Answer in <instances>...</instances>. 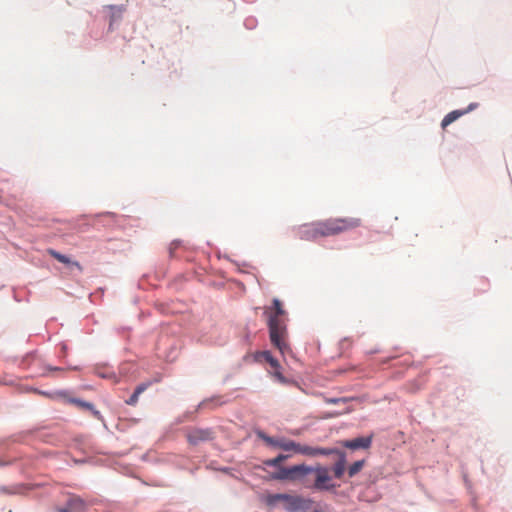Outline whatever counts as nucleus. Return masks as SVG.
<instances>
[{"instance_id": "1", "label": "nucleus", "mask_w": 512, "mask_h": 512, "mask_svg": "<svg viewBox=\"0 0 512 512\" xmlns=\"http://www.w3.org/2000/svg\"><path fill=\"white\" fill-rule=\"evenodd\" d=\"M265 314L268 317L269 337L272 345L276 347L282 355L291 351L287 343V326L285 322L286 312L282 303L275 298L272 307L266 309Z\"/></svg>"}, {"instance_id": "13", "label": "nucleus", "mask_w": 512, "mask_h": 512, "mask_svg": "<svg viewBox=\"0 0 512 512\" xmlns=\"http://www.w3.org/2000/svg\"><path fill=\"white\" fill-rule=\"evenodd\" d=\"M149 383H142L138 385L134 391V393L130 396L128 400H126V404L128 405H136L138 402L139 396L147 389Z\"/></svg>"}, {"instance_id": "9", "label": "nucleus", "mask_w": 512, "mask_h": 512, "mask_svg": "<svg viewBox=\"0 0 512 512\" xmlns=\"http://www.w3.org/2000/svg\"><path fill=\"white\" fill-rule=\"evenodd\" d=\"M478 107L477 103H471L466 109L464 110H454L450 113H448L442 120L441 126L442 128H446L448 125L456 121L461 116L467 114L468 112L474 110Z\"/></svg>"}, {"instance_id": "11", "label": "nucleus", "mask_w": 512, "mask_h": 512, "mask_svg": "<svg viewBox=\"0 0 512 512\" xmlns=\"http://www.w3.org/2000/svg\"><path fill=\"white\" fill-rule=\"evenodd\" d=\"M256 359L261 361L265 360L270 364L273 369H280V364L277 359H275L270 351H261L256 354Z\"/></svg>"}, {"instance_id": "14", "label": "nucleus", "mask_w": 512, "mask_h": 512, "mask_svg": "<svg viewBox=\"0 0 512 512\" xmlns=\"http://www.w3.org/2000/svg\"><path fill=\"white\" fill-rule=\"evenodd\" d=\"M67 506L73 511V512H83L85 504L84 501L79 497H72L67 502Z\"/></svg>"}, {"instance_id": "19", "label": "nucleus", "mask_w": 512, "mask_h": 512, "mask_svg": "<svg viewBox=\"0 0 512 512\" xmlns=\"http://www.w3.org/2000/svg\"><path fill=\"white\" fill-rule=\"evenodd\" d=\"M339 450L337 449H330V448H315V456L316 455H331V454H337L339 455Z\"/></svg>"}, {"instance_id": "25", "label": "nucleus", "mask_w": 512, "mask_h": 512, "mask_svg": "<svg viewBox=\"0 0 512 512\" xmlns=\"http://www.w3.org/2000/svg\"><path fill=\"white\" fill-rule=\"evenodd\" d=\"M57 512H73L67 505L64 508H59Z\"/></svg>"}, {"instance_id": "10", "label": "nucleus", "mask_w": 512, "mask_h": 512, "mask_svg": "<svg viewBox=\"0 0 512 512\" xmlns=\"http://www.w3.org/2000/svg\"><path fill=\"white\" fill-rule=\"evenodd\" d=\"M339 459L333 466L334 476L338 479L342 478L346 468V455L344 452H339Z\"/></svg>"}, {"instance_id": "8", "label": "nucleus", "mask_w": 512, "mask_h": 512, "mask_svg": "<svg viewBox=\"0 0 512 512\" xmlns=\"http://www.w3.org/2000/svg\"><path fill=\"white\" fill-rule=\"evenodd\" d=\"M341 446L357 450V449H369L372 444V436L367 437H357L351 440H342L340 441Z\"/></svg>"}, {"instance_id": "24", "label": "nucleus", "mask_w": 512, "mask_h": 512, "mask_svg": "<svg viewBox=\"0 0 512 512\" xmlns=\"http://www.w3.org/2000/svg\"><path fill=\"white\" fill-rule=\"evenodd\" d=\"M341 401L344 402L345 400L342 399V398H329V399L326 400V402L330 403V404H337V403H339Z\"/></svg>"}, {"instance_id": "12", "label": "nucleus", "mask_w": 512, "mask_h": 512, "mask_svg": "<svg viewBox=\"0 0 512 512\" xmlns=\"http://www.w3.org/2000/svg\"><path fill=\"white\" fill-rule=\"evenodd\" d=\"M72 403H74L75 405H77L78 407H80L82 409H87V410L91 411L92 415L95 418L102 420L101 413L97 409L94 408L93 404L86 402V401L79 400V399H73Z\"/></svg>"}, {"instance_id": "7", "label": "nucleus", "mask_w": 512, "mask_h": 512, "mask_svg": "<svg viewBox=\"0 0 512 512\" xmlns=\"http://www.w3.org/2000/svg\"><path fill=\"white\" fill-rule=\"evenodd\" d=\"M297 236L306 241H314L319 237H322L320 235V229L319 226H317V221L313 223H308L301 225L297 229Z\"/></svg>"}, {"instance_id": "16", "label": "nucleus", "mask_w": 512, "mask_h": 512, "mask_svg": "<svg viewBox=\"0 0 512 512\" xmlns=\"http://www.w3.org/2000/svg\"><path fill=\"white\" fill-rule=\"evenodd\" d=\"M295 453L307 456H315V448L308 445H302L300 443H297Z\"/></svg>"}, {"instance_id": "15", "label": "nucleus", "mask_w": 512, "mask_h": 512, "mask_svg": "<svg viewBox=\"0 0 512 512\" xmlns=\"http://www.w3.org/2000/svg\"><path fill=\"white\" fill-rule=\"evenodd\" d=\"M48 252L53 258H55L59 262L66 264V265H74V266L78 267V263L71 261L69 257H67L63 254H60L57 251L50 249Z\"/></svg>"}, {"instance_id": "18", "label": "nucleus", "mask_w": 512, "mask_h": 512, "mask_svg": "<svg viewBox=\"0 0 512 512\" xmlns=\"http://www.w3.org/2000/svg\"><path fill=\"white\" fill-rule=\"evenodd\" d=\"M296 444H297V442L281 438L279 449H282L287 452L292 451L295 453L296 452Z\"/></svg>"}, {"instance_id": "17", "label": "nucleus", "mask_w": 512, "mask_h": 512, "mask_svg": "<svg viewBox=\"0 0 512 512\" xmlns=\"http://www.w3.org/2000/svg\"><path fill=\"white\" fill-rule=\"evenodd\" d=\"M365 460H358L354 462L349 468H348V475L349 477H354L356 474H358L362 468L364 467Z\"/></svg>"}, {"instance_id": "6", "label": "nucleus", "mask_w": 512, "mask_h": 512, "mask_svg": "<svg viewBox=\"0 0 512 512\" xmlns=\"http://www.w3.org/2000/svg\"><path fill=\"white\" fill-rule=\"evenodd\" d=\"M212 439H214V432L209 428H193L187 433V440L191 445H198Z\"/></svg>"}, {"instance_id": "21", "label": "nucleus", "mask_w": 512, "mask_h": 512, "mask_svg": "<svg viewBox=\"0 0 512 512\" xmlns=\"http://www.w3.org/2000/svg\"><path fill=\"white\" fill-rule=\"evenodd\" d=\"M181 246V241L175 240L169 246V256L173 258L175 256V251Z\"/></svg>"}, {"instance_id": "3", "label": "nucleus", "mask_w": 512, "mask_h": 512, "mask_svg": "<svg viewBox=\"0 0 512 512\" xmlns=\"http://www.w3.org/2000/svg\"><path fill=\"white\" fill-rule=\"evenodd\" d=\"M362 225L359 217H332L317 221L322 237L339 235L341 233L356 229Z\"/></svg>"}, {"instance_id": "23", "label": "nucleus", "mask_w": 512, "mask_h": 512, "mask_svg": "<svg viewBox=\"0 0 512 512\" xmlns=\"http://www.w3.org/2000/svg\"><path fill=\"white\" fill-rule=\"evenodd\" d=\"M274 377L281 383H285L286 379L283 374L279 371V369H274Z\"/></svg>"}, {"instance_id": "2", "label": "nucleus", "mask_w": 512, "mask_h": 512, "mask_svg": "<svg viewBox=\"0 0 512 512\" xmlns=\"http://www.w3.org/2000/svg\"><path fill=\"white\" fill-rule=\"evenodd\" d=\"M288 458L289 455L279 454L275 458L263 461L265 466L276 468V470L269 475L271 480L301 482L308 474L312 473L313 469L305 464L294 465L291 467L282 466V462L286 461Z\"/></svg>"}, {"instance_id": "22", "label": "nucleus", "mask_w": 512, "mask_h": 512, "mask_svg": "<svg viewBox=\"0 0 512 512\" xmlns=\"http://www.w3.org/2000/svg\"><path fill=\"white\" fill-rule=\"evenodd\" d=\"M109 9L112 11V17L116 14L120 17L125 8L123 6H109Z\"/></svg>"}, {"instance_id": "4", "label": "nucleus", "mask_w": 512, "mask_h": 512, "mask_svg": "<svg viewBox=\"0 0 512 512\" xmlns=\"http://www.w3.org/2000/svg\"><path fill=\"white\" fill-rule=\"evenodd\" d=\"M282 503L284 509L289 512L306 511L311 508L312 501L301 496L289 494H272L267 497V504L275 506Z\"/></svg>"}, {"instance_id": "5", "label": "nucleus", "mask_w": 512, "mask_h": 512, "mask_svg": "<svg viewBox=\"0 0 512 512\" xmlns=\"http://www.w3.org/2000/svg\"><path fill=\"white\" fill-rule=\"evenodd\" d=\"M312 472L316 473V479L314 487L318 490H330L334 488V485L330 484L331 476L329 470L323 466L311 467Z\"/></svg>"}, {"instance_id": "20", "label": "nucleus", "mask_w": 512, "mask_h": 512, "mask_svg": "<svg viewBox=\"0 0 512 512\" xmlns=\"http://www.w3.org/2000/svg\"><path fill=\"white\" fill-rule=\"evenodd\" d=\"M261 437L268 445L279 448L281 438H273L265 435H261Z\"/></svg>"}]
</instances>
